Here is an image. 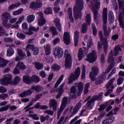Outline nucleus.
<instances>
[{
	"label": "nucleus",
	"instance_id": "f257e3e1",
	"mask_svg": "<svg viewBox=\"0 0 124 124\" xmlns=\"http://www.w3.org/2000/svg\"><path fill=\"white\" fill-rule=\"evenodd\" d=\"M84 9L83 0H77L76 6L74 7V16L75 20H78L82 16V11Z\"/></svg>",
	"mask_w": 124,
	"mask_h": 124
},
{
	"label": "nucleus",
	"instance_id": "f03ea898",
	"mask_svg": "<svg viewBox=\"0 0 124 124\" xmlns=\"http://www.w3.org/2000/svg\"><path fill=\"white\" fill-rule=\"evenodd\" d=\"M102 95H103V93H99L98 95L93 96L91 99V96L88 97L87 99L84 101V102L88 101L86 105V107H87L88 109H90V110L93 109V107L94 106L93 102H94L95 100H97V101L101 100Z\"/></svg>",
	"mask_w": 124,
	"mask_h": 124
},
{
	"label": "nucleus",
	"instance_id": "7ed1b4c3",
	"mask_svg": "<svg viewBox=\"0 0 124 124\" xmlns=\"http://www.w3.org/2000/svg\"><path fill=\"white\" fill-rule=\"evenodd\" d=\"M108 12L107 9L106 8H104L103 12V29H104V33L106 37H108L110 35V32H111V29H109L107 31L106 29V24H107V19H108Z\"/></svg>",
	"mask_w": 124,
	"mask_h": 124
},
{
	"label": "nucleus",
	"instance_id": "20e7f679",
	"mask_svg": "<svg viewBox=\"0 0 124 124\" xmlns=\"http://www.w3.org/2000/svg\"><path fill=\"white\" fill-rule=\"evenodd\" d=\"M119 8L122 10V12L120 13L119 17L120 26L124 29V1L121 0H118Z\"/></svg>",
	"mask_w": 124,
	"mask_h": 124
},
{
	"label": "nucleus",
	"instance_id": "39448f33",
	"mask_svg": "<svg viewBox=\"0 0 124 124\" xmlns=\"http://www.w3.org/2000/svg\"><path fill=\"white\" fill-rule=\"evenodd\" d=\"M120 51H122L121 45H118L115 46L113 51V50L111 51L108 60V62L109 63H112L111 65L112 64H115V62H114V57H113V56L118 55Z\"/></svg>",
	"mask_w": 124,
	"mask_h": 124
},
{
	"label": "nucleus",
	"instance_id": "423d86ee",
	"mask_svg": "<svg viewBox=\"0 0 124 124\" xmlns=\"http://www.w3.org/2000/svg\"><path fill=\"white\" fill-rule=\"evenodd\" d=\"M93 3H92L90 7L94 13V20L96 22L97 19V9H99L100 6V2L99 0H93Z\"/></svg>",
	"mask_w": 124,
	"mask_h": 124
},
{
	"label": "nucleus",
	"instance_id": "0eeeda50",
	"mask_svg": "<svg viewBox=\"0 0 124 124\" xmlns=\"http://www.w3.org/2000/svg\"><path fill=\"white\" fill-rule=\"evenodd\" d=\"M42 87L40 86H33L31 87V89L25 91V92H23L22 93L19 94V96L21 97H26L27 95H31L32 93V91L31 90L33 91H35L37 93L40 92L42 90Z\"/></svg>",
	"mask_w": 124,
	"mask_h": 124
},
{
	"label": "nucleus",
	"instance_id": "6e6552de",
	"mask_svg": "<svg viewBox=\"0 0 124 124\" xmlns=\"http://www.w3.org/2000/svg\"><path fill=\"white\" fill-rule=\"evenodd\" d=\"M65 60V67L66 69H71V65L72 64V59H71V55L70 53H68V50H65L64 52Z\"/></svg>",
	"mask_w": 124,
	"mask_h": 124
},
{
	"label": "nucleus",
	"instance_id": "1a4fd4ad",
	"mask_svg": "<svg viewBox=\"0 0 124 124\" xmlns=\"http://www.w3.org/2000/svg\"><path fill=\"white\" fill-rule=\"evenodd\" d=\"M2 25L7 29L11 28V26L10 24H8V20L10 18V15L8 13H4L2 14Z\"/></svg>",
	"mask_w": 124,
	"mask_h": 124
},
{
	"label": "nucleus",
	"instance_id": "9d476101",
	"mask_svg": "<svg viewBox=\"0 0 124 124\" xmlns=\"http://www.w3.org/2000/svg\"><path fill=\"white\" fill-rule=\"evenodd\" d=\"M53 54L55 59H61L63 56V51L62 47L56 46L53 48Z\"/></svg>",
	"mask_w": 124,
	"mask_h": 124
},
{
	"label": "nucleus",
	"instance_id": "9b49d317",
	"mask_svg": "<svg viewBox=\"0 0 124 124\" xmlns=\"http://www.w3.org/2000/svg\"><path fill=\"white\" fill-rule=\"evenodd\" d=\"M79 76H80V68L78 67L76 70L75 73L71 74L70 78H69L68 84H71L72 83H73L74 81L77 80V79L79 78Z\"/></svg>",
	"mask_w": 124,
	"mask_h": 124
},
{
	"label": "nucleus",
	"instance_id": "f8f14e48",
	"mask_svg": "<svg viewBox=\"0 0 124 124\" xmlns=\"http://www.w3.org/2000/svg\"><path fill=\"white\" fill-rule=\"evenodd\" d=\"M115 80H116V78H113L111 79L106 84V88H107V89H109V90L105 94V96H108V95H109V93H111L113 92V89L114 88V85H113V83L114 82Z\"/></svg>",
	"mask_w": 124,
	"mask_h": 124
},
{
	"label": "nucleus",
	"instance_id": "ddd939ff",
	"mask_svg": "<svg viewBox=\"0 0 124 124\" xmlns=\"http://www.w3.org/2000/svg\"><path fill=\"white\" fill-rule=\"evenodd\" d=\"M97 59V55H96V51L93 50L90 52L87 56V59L85 61L89 62H94Z\"/></svg>",
	"mask_w": 124,
	"mask_h": 124
},
{
	"label": "nucleus",
	"instance_id": "4468645a",
	"mask_svg": "<svg viewBox=\"0 0 124 124\" xmlns=\"http://www.w3.org/2000/svg\"><path fill=\"white\" fill-rule=\"evenodd\" d=\"M12 77L10 75H5L3 78L0 79V84L4 86H8L11 82Z\"/></svg>",
	"mask_w": 124,
	"mask_h": 124
},
{
	"label": "nucleus",
	"instance_id": "2eb2a0df",
	"mask_svg": "<svg viewBox=\"0 0 124 124\" xmlns=\"http://www.w3.org/2000/svg\"><path fill=\"white\" fill-rule=\"evenodd\" d=\"M99 70L97 66H93L92 68V72L90 74V77L92 81H95V76L98 74Z\"/></svg>",
	"mask_w": 124,
	"mask_h": 124
},
{
	"label": "nucleus",
	"instance_id": "dca6fc26",
	"mask_svg": "<svg viewBox=\"0 0 124 124\" xmlns=\"http://www.w3.org/2000/svg\"><path fill=\"white\" fill-rule=\"evenodd\" d=\"M17 52V54L18 57H16V62H19V61H21V60H23V59H25V57L26 56V53L24 50L17 48L16 49Z\"/></svg>",
	"mask_w": 124,
	"mask_h": 124
},
{
	"label": "nucleus",
	"instance_id": "f3484780",
	"mask_svg": "<svg viewBox=\"0 0 124 124\" xmlns=\"http://www.w3.org/2000/svg\"><path fill=\"white\" fill-rule=\"evenodd\" d=\"M66 104H67V98L65 97L63 98L61 108L58 110V117H57V119L58 120L60 119V115H61V113H62V112L63 111V109L65 108V107L66 106Z\"/></svg>",
	"mask_w": 124,
	"mask_h": 124
},
{
	"label": "nucleus",
	"instance_id": "a211bd4d",
	"mask_svg": "<svg viewBox=\"0 0 124 124\" xmlns=\"http://www.w3.org/2000/svg\"><path fill=\"white\" fill-rule=\"evenodd\" d=\"M99 35L100 36V39L101 40V42L102 43V44L104 45V49L105 51H106L108 48V44L107 43V41L106 39H103V34L102 33V31H99Z\"/></svg>",
	"mask_w": 124,
	"mask_h": 124
},
{
	"label": "nucleus",
	"instance_id": "6ab92c4d",
	"mask_svg": "<svg viewBox=\"0 0 124 124\" xmlns=\"http://www.w3.org/2000/svg\"><path fill=\"white\" fill-rule=\"evenodd\" d=\"M42 6V2L41 0H36V2H32L30 5V7L32 9H35V8H40Z\"/></svg>",
	"mask_w": 124,
	"mask_h": 124
},
{
	"label": "nucleus",
	"instance_id": "aec40b11",
	"mask_svg": "<svg viewBox=\"0 0 124 124\" xmlns=\"http://www.w3.org/2000/svg\"><path fill=\"white\" fill-rule=\"evenodd\" d=\"M88 54V50H83L82 48L79 49L78 51V58L79 61H81L83 58V57H85L86 55Z\"/></svg>",
	"mask_w": 124,
	"mask_h": 124
},
{
	"label": "nucleus",
	"instance_id": "412c9836",
	"mask_svg": "<svg viewBox=\"0 0 124 124\" xmlns=\"http://www.w3.org/2000/svg\"><path fill=\"white\" fill-rule=\"evenodd\" d=\"M39 14V19H38V25L39 26H43L44 24L46 23V21L44 17H43V14L42 12H40L38 13Z\"/></svg>",
	"mask_w": 124,
	"mask_h": 124
},
{
	"label": "nucleus",
	"instance_id": "4be33fe9",
	"mask_svg": "<svg viewBox=\"0 0 124 124\" xmlns=\"http://www.w3.org/2000/svg\"><path fill=\"white\" fill-rule=\"evenodd\" d=\"M63 41L66 45H68L70 43V34L67 32L64 33Z\"/></svg>",
	"mask_w": 124,
	"mask_h": 124
},
{
	"label": "nucleus",
	"instance_id": "5701e85b",
	"mask_svg": "<svg viewBox=\"0 0 124 124\" xmlns=\"http://www.w3.org/2000/svg\"><path fill=\"white\" fill-rule=\"evenodd\" d=\"M58 103L57 101L55 99L50 100L49 103V106L50 108H52L53 111H57V107Z\"/></svg>",
	"mask_w": 124,
	"mask_h": 124
},
{
	"label": "nucleus",
	"instance_id": "b1692460",
	"mask_svg": "<svg viewBox=\"0 0 124 124\" xmlns=\"http://www.w3.org/2000/svg\"><path fill=\"white\" fill-rule=\"evenodd\" d=\"M64 85H65V83H63V84H62L60 86L57 91L58 93H59L57 94V96H56V98H60V97H61V95L62 94V93H63V91H64L63 87H64Z\"/></svg>",
	"mask_w": 124,
	"mask_h": 124
},
{
	"label": "nucleus",
	"instance_id": "393cba45",
	"mask_svg": "<svg viewBox=\"0 0 124 124\" xmlns=\"http://www.w3.org/2000/svg\"><path fill=\"white\" fill-rule=\"evenodd\" d=\"M12 77V79L11 80V82L9 83V85H17L20 81H21V78L19 77H16L14 80L12 81V76L10 75Z\"/></svg>",
	"mask_w": 124,
	"mask_h": 124
},
{
	"label": "nucleus",
	"instance_id": "a878e982",
	"mask_svg": "<svg viewBox=\"0 0 124 124\" xmlns=\"http://www.w3.org/2000/svg\"><path fill=\"white\" fill-rule=\"evenodd\" d=\"M23 82L25 83V84H28L30 85L32 83V80L31 79V78L29 76H25L23 77Z\"/></svg>",
	"mask_w": 124,
	"mask_h": 124
},
{
	"label": "nucleus",
	"instance_id": "bb28decb",
	"mask_svg": "<svg viewBox=\"0 0 124 124\" xmlns=\"http://www.w3.org/2000/svg\"><path fill=\"white\" fill-rule=\"evenodd\" d=\"M9 62L8 60H6L2 58H0V67H5Z\"/></svg>",
	"mask_w": 124,
	"mask_h": 124
},
{
	"label": "nucleus",
	"instance_id": "cd10ccee",
	"mask_svg": "<svg viewBox=\"0 0 124 124\" xmlns=\"http://www.w3.org/2000/svg\"><path fill=\"white\" fill-rule=\"evenodd\" d=\"M84 40L85 42L87 43V46L89 48L93 45V42H92V38L91 37L86 35L84 37Z\"/></svg>",
	"mask_w": 124,
	"mask_h": 124
},
{
	"label": "nucleus",
	"instance_id": "c85d7f7f",
	"mask_svg": "<svg viewBox=\"0 0 124 124\" xmlns=\"http://www.w3.org/2000/svg\"><path fill=\"white\" fill-rule=\"evenodd\" d=\"M39 30V28H35L34 27L31 26L29 28L28 32H25L26 34H29V35H31V34H32V31H37Z\"/></svg>",
	"mask_w": 124,
	"mask_h": 124
},
{
	"label": "nucleus",
	"instance_id": "c756f323",
	"mask_svg": "<svg viewBox=\"0 0 124 124\" xmlns=\"http://www.w3.org/2000/svg\"><path fill=\"white\" fill-rule=\"evenodd\" d=\"M54 22L56 27L58 29V31H62V25H61V22H60V19L56 18L54 19Z\"/></svg>",
	"mask_w": 124,
	"mask_h": 124
},
{
	"label": "nucleus",
	"instance_id": "7c9ffc66",
	"mask_svg": "<svg viewBox=\"0 0 124 124\" xmlns=\"http://www.w3.org/2000/svg\"><path fill=\"white\" fill-rule=\"evenodd\" d=\"M79 40V32L76 31L74 32V43L75 46L78 45V41Z\"/></svg>",
	"mask_w": 124,
	"mask_h": 124
},
{
	"label": "nucleus",
	"instance_id": "2f4dec72",
	"mask_svg": "<svg viewBox=\"0 0 124 124\" xmlns=\"http://www.w3.org/2000/svg\"><path fill=\"white\" fill-rule=\"evenodd\" d=\"M114 121H115V117L112 116L103 121L102 124H110L113 123Z\"/></svg>",
	"mask_w": 124,
	"mask_h": 124
},
{
	"label": "nucleus",
	"instance_id": "473e14b6",
	"mask_svg": "<svg viewBox=\"0 0 124 124\" xmlns=\"http://www.w3.org/2000/svg\"><path fill=\"white\" fill-rule=\"evenodd\" d=\"M114 14L113 13V12L109 11L108 12V22L109 24H113L114 23Z\"/></svg>",
	"mask_w": 124,
	"mask_h": 124
},
{
	"label": "nucleus",
	"instance_id": "72a5a7b5",
	"mask_svg": "<svg viewBox=\"0 0 124 124\" xmlns=\"http://www.w3.org/2000/svg\"><path fill=\"white\" fill-rule=\"evenodd\" d=\"M79 116H76L73 119L71 120L70 122V124H81V122H82V119L78 120Z\"/></svg>",
	"mask_w": 124,
	"mask_h": 124
},
{
	"label": "nucleus",
	"instance_id": "f704fd0d",
	"mask_svg": "<svg viewBox=\"0 0 124 124\" xmlns=\"http://www.w3.org/2000/svg\"><path fill=\"white\" fill-rule=\"evenodd\" d=\"M16 67H18L20 70H25L27 68L26 65L22 62H19L16 65Z\"/></svg>",
	"mask_w": 124,
	"mask_h": 124
},
{
	"label": "nucleus",
	"instance_id": "c9c22d12",
	"mask_svg": "<svg viewBox=\"0 0 124 124\" xmlns=\"http://www.w3.org/2000/svg\"><path fill=\"white\" fill-rule=\"evenodd\" d=\"M14 49L12 48V47H10L7 50V57H12L14 55Z\"/></svg>",
	"mask_w": 124,
	"mask_h": 124
},
{
	"label": "nucleus",
	"instance_id": "e433bc0d",
	"mask_svg": "<svg viewBox=\"0 0 124 124\" xmlns=\"http://www.w3.org/2000/svg\"><path fill=\"white\" fill-rule=\"evenodd\" d=\"M105 81V79H104V78L99 77H98L95 81V84L96 85H100V84H102L103 82Z\"/></svg>",
	"mask_w": 124,
	"mask_h": 124
},
{
	"label": "nucleus",
	"instance_id": "4c0bfd02",
	"mask_svg": "<svg viewBox=\"0 0 124 124\" xmlns=\"http://www.w3.org/2000/svg\"><path fill=\"white\" fill-rule=\"evenodd\" d=\"M34 19H35V16L33 15H30L27 16V22L29 23H32L34 21Z\"/></svg>",
	"mask_w": 124,
	"mask_h": 124
},
{
	"label": "nucleus",
	"instance_id": "58836bf2",
	"mask_svg": "<svg viewBox=\"0 0 124 124\" xmlns=\"http://www.w3.org/2000/svg\"><path fill=\"white\" fill-rule=\"evenodd\" d=\"M68 14L69 15L70 21L72 23H73V22L74 21V19H73V17H72V8H69L68 9Z\"/></svg>",
	"mask_w": 124,
	"mask_h": 124
},
{
	"label": "nucleus",
	"instance_id": "ea45409f",
	"mask_svg": "<svg viewBox=\"0 0 124 124\" xmlns=\"http://www.w3.org/2000/svg\"><path fill=\"white\" fill-rule=\"evenodd\" d=\"M62 80H63V75H62L57 80L56 83L54 86V89H57V88H58L59 85H60V84L62 83Z\"/></svg>",
	"mask_w": 124,
	"mask_h": 124
},
{
	"label": "nucleus",
	"instance_id": "a19ab883",
	"mask_svg": "<svg viewBox=\"0 0 124 124\" xmlns=\"http://www.w3.org/2000/svg\"><path fill=\"white\" fill-rule=\"evenodd\" d=\"M85 21L86 22L87 25H91V22H92V17L91 15L87 14L85 17Z\"/></svg>",
	"mask_w": 124,
	"mask_h": 124
},
{
	"label": "nucleus",
	"instance_id": "79ce46f5",
	"mask_svg": "<svg viewBox=\"0 0 124 124\" xmlns=\"http://www.w3.org/2000/svg\"><path fill=\"white\" fill-rule=\"evenodd\" d=\"M76 86H77L79 92H82L84 89V84L83 82H79L78 83H75Z\"/></svg>",
	"mask_w": 124,
	"mask_h": 124
},
{
	"label": "nucleus",
	"instance_id": "37998d69",
	"mask_svg": "<svg viewBox=\"0 0 124 124\" xmlns=\"http://www.w3.org/2000/svg\"><path fill=\"white\" fill-rule=\"evenodd\" d=\"M49 31L51 33H52V35L54 36L56 35H58V31H57V29H56V28L54 27H50Z\"/></svg>",
	"mask_w": 124,
	"mask_h": 124
},
{
	"label": "nucleus",
	"instance_id": "c03bdc74",
	"mask_svg": "<svg viewBox=\"0 0 124 124\" xmlns=\"http://www.w3.org/2000/svg\"><path fill=\"white\" fill-rule=\"evenodd\" d=\"M44 47L45 48L46 55H50L51 53V48L50 47V46L47 45Z\"/></svg>",
	"mask_w": 124,
	"mask_h": 124
},
{
	"label": "nucleus",
	"instance_id": "a18cd8bd",
	"mask_svg": "<svg viewBox=\"0 0 124 124\" xmlns=\"http://www.w3.org/2000/svg\"><path fill=\"white\" fill-rule=\"evenodd\" d=\"M76 93V88L75 86H73L71 88L70 95L73 98H75V93Z\"/></svg>",
	"mask_w": 124,
	"mask_h": 124
},
{
	"label": "nucleus",
	"instance_id": "49530a36",
	"mask_svg": "<svg viewBox=\"0 0 124 124\" xmlns=\"http://www.w3.org/2000/svg\"><path fill=\"white\" fill-rule=\"evenodd\" d=\"M20 4H21V3L18 2L17 3L11 5L9 7V10H13V9H15V8H17V7H18V6H20Z\"/></svg>",
	"mask_w": 124,
	"mask_h": 124
},
{
	"label": "nucleus",
	"instance_id": "de8ad7c7",
	"mask_svg": "<svg viewBox=\"0 0 124 124\" xmlns=\"http://www.w3.org/2000/svg\"><path fill=\"white\" fill-rule=\"evenodd\" d=\"M86 77V67L84 65H82V72L81 74V79L85 80V77Z\"/></svg>",
	"mask_w": 124,
	"mask_h": 124
},
{
	"label": "nucleus",
	"instance_id": "09e8293b",
	"mask_svg": "<svg viewBox=\"0 0 124 124\" xmlns=\"http://www.w3.org/2000/svg\"><path fill=\"white\" fill-rule=\"evenodd\" d=\"M23 12H24V9L21 8V9H18L17 11H14L13 12V15H14L15 16L19 15V14H22V13H23Z\"/></svg>",
	"mask_w": 124,
	"mask_h": 124
},
{
	"label": "nucleus",
	"instance_id": "8fccbe9b",
	"mask_svg": "<svg viewBox=\"0 0 124 124\" xmlns=\"http://www.w3.org/2000/svg\"><path fill=\"white\" fill-rule=\"evenodd\" d=\"M34 64L35 65V67H36V69L39 70V69H42L43 67V64L41 63H37V62H34Z\"/></svg>",
	"mask_w": 124,
	"mask_h": 124
},
{
	"label": "nucleus",
	"instance_id": "3c124183",
	"mask_svg": "<svg viewBox=\"0 0 124 124\" xmlns=\"http://www.w3.org/2000/svg\"><path fill=\"white\" fill-rule=\"evenodd\" d=\"M32 83L34 82V83H38L40 79H39V78L36 76H33L31 77Z\"/></svg>",
	"mask_w": 124,
	"mask_h": 124
},
{
	"label": "nucleus",
	"instance_id": "603ef678",
	"mask_svg": "<svg viewBox=\"0 0 124 124\" xmlns=\"http://www.w3.org/2000/svg\"><path fill=\"white\" fill-rule=\"evenodd\" d=\"M110 69L109 68L107 69L105 72H104L102 73L101 77H102L103 78H104V80H105V78H106V76H107V75H108V73H109V72H110Z\"/></svg>",
	"mask_w": 124,
	"mask_h": 124
},
{
	"label": "nucleus",
	"instance_id": "864d4df0",
	"mask_svg": "<svg viewBox=\"0 0 124 124\" xmlns=\"http://www.w3.org/2000/svg\"><path fill=\"white\" fill-rule=\"evenodd\" d=\"M81 107V103H78L75 107L74 109L73 114H75L77 112H78V110L80 109Z\"/></svg>",
	"mask_w": 124,
	"mask_h": 124
},
{
	"label": "nucleus",
	"instance_id": "5fc2aeb1",
	"mask_svg": "<svg viewBox=\"0 0 124 124\" xmlns=\"http://www.w3.org/2000/svg\"><path fill=\"white\" fill-rule=\"evenodd\" d=\"M117 112H118V108H115L113 110L109 112L108 114V116L109 117V116H113V115H116Z\"/></svg>",
	"mask_w": 124,
	"mask_h": 124
},
{
	"label": "nucleus",
	"instance_id": "6e6d98bb",
	"mask_svg": "<svg viewBox=\"0 0 124 124\" xmlns=\"http://www.w3.org/2000/svg\"><path fill=\"white\" fill-rule=\"evenodd\" d=\"M16 35L19 39H22V40H24L26 38V36L23 33L18 32Z\"/></svg>",
	"mask_w": 124,
	"mask_h": 124
},
{
	"label": "nucleus",
	"instance_id": "4d7b16f0",
	"mask_svg": "<svg viewBox=\"0 0 124 124\" xmlns=\"http://www.w3.org/2000/svg\"><path fill=\"white\" fill-rule=\"evenodd\" d=\"M106 108V105H101L99 108H98L99 112H105L104 110Z\"/></svg>",
	"mask_w": 124,
	"mask_h": 124
},
{
	"label": "nucleus",
	"instance_id": "13d9d810",
	"mask_svg": "<svg viewBox=\"0 0 124 124\" xmlns=\"http://www.w3.org/2000/svg\"><path fill=\"white\" fill-rule=\"evenodd\" d=\"M51 68L53 70H54V71H59V70L61 69V67H60L59 65L55 64L52 66Z\"/></svg>",
	"mask_w": 124,
	"mask_h": 124
},
{
	"label": "nucleus",
	"instance_id": "bf43d9fd",
	"mask_svg": "<svg viewBox=\"0 0 124 124\" xmlns=\"http://www.w3.org/2000/svg\"><path fill=\"white\" fill-rule=\"evenodd\" d=\"M87 24L84 23L81 27V32H82V33H85V32L87 31Z\"/></svg>",
	"mask_w": 124,
	"mask_h": 124
},
{
	"label": "nucleus",
	"instance_id": "052dcab7",
	"mask_svg": "<svg viewBox=\"0 0 124 124\" xmlns=\"http://www.w3.org/2000/svg\"><path fill=\"white\" fill-rule=\"evenodd\" d=\"M124 78H122V77H120L117 79V85L118 86H120L121 85H122V84H123V83H124Z\"/></svg>",
	"mask_w": 124,
	"mask_h": 124
},
{
	"label": "nucleus",
	"instance_id": "680f3d73",
	"mask_svg": "<svg viewBox=\"0 0 124 124\" xmlns=\"http://www.w3.org/2000/svg\"><path fill=\"white\" fill-rule=\"evenodd\" d=\"M89 88H90V83H87L84 87V93L86 94L89 93Z\"/></svg>",
	"mask_w": 124,
	"mask_h": 124
},
{
	"label": "nucleus",
	"instance_id": "e2e57ef3",
	"mask_svg": "<svg viewBox=\"0 0 124 124\" xmlns=\"http://www.w3.org/2000/svg\"><path fill=\"white\" fill-rule=\"evenodd\" d=\"M7 97H8V94L7 93H3L0 95V99H1V100H4V99L7 98Z\"/></svg>",
	"mask_w": 124,
	"mask_h": 124
},
{
	"label": "nucleus",
	"instance_id": "0e129e2a",
	"mask_svg": "<svg viewBox=\"0 0 124 124\" xmlns=\"http://www.w3.org/2000/svg\"><path fill=\"white\" fill-rule=\"evenodd\" d=\"M64 2V0H57L54 2V6H57V5H59V3H61V4H63Z\"/></svg>",
	"mask_w": 124,
	"mask_h": 124
},
{
	"label": "nucleus",
	"instance_id": "69168bd1",
	"mask_svg": "<svg viewBox=\"0 0 124 124\" xmlns=\"http://www.w3.org/2000/svg\"><path fill=\"white\" fill-rule=\"evenodd\" d=\"M52 8L50 7H48L46 9V10H45V14H52Z\"/></svg>",
	"mask_w": 124,
	"mask_h": 124
},
{
	"label": "nucleus",
	"instance_id": "338daca9",
	"mask_svg": "<svg viewBox=\"0 0 124 124\" xmlns=\"http://www.w3.org/2000/svg\"><path fill=\"white\" fill-rule=\"evenodd\" d=\"M25 19V16H22L19 18L18 20L16 22V24H21L24 21Z\"/></svg>",
	"mask_w": 124,
	"mask_h": 124
},
{
	"label": "nucleus",
	"instance_id": "774afa93",
	"mask_svg": "<svg viewBox=\"0 0 124 124\" xmlns=\"http://www.w3.org/2000/svg\"><path fill=\"white\" fill-rule=\"evenodd\" d=\"M9 108V105H7L5 107H2L0 108V112H4V111H7Z\"/></svg>",
	"mask_w": 124,
	"mask_h": 124
}]
</instances>
